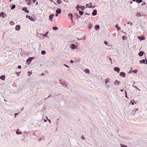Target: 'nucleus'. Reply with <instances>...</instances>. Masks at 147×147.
<instances>
[{
	"label": "nucleus",
	"mask_w": 147,
	"mask_h": 147,
	"mask_svg": "<svg viewBox=\"0 0 147 147\" xmlns=\"http://www.w3.org/2000/svg\"><path fill=\"white\" fill-rule=\"evenodd\" d=\"M59 82L60 84L63 86H65L66 88L68 87V85L67 84V83L63 81L62 80H59Z\"/></svg>",
	"instance_id": "nucleus-1"
},
{
	"label": "nucleus",
	"mask_w": 147,
	"mask_h": 147,
	"mask_svg": "<svg viewBox=\"0 0 147 147\" xmlns=\"http://www.w3.org/2000/svg\"><path fill=\"white\" fill-rule=\"evenodd\" d=\"M34 57H30L27 59V62L28 63V64L30 63L31 61L34 59Z\"/></svg>",
	"instance_id": "nucleus-2"
},
{
	"label": "nucleus",
	"mask_w": 147,
	"mask_h": 147,
	"mask_svg": "<svg viewBox=\"0 0 147 147\" xmlns=\"http://www.w3.org/2000/svg\"><path fill=\"white\" fill-rule=\"evenodd\" d=\"M7 16V15L4 12H2L0 13V17L5 18Z\"/></svg>",
	"instance_id": "nucleus-3"
},
{
	"label": "nucleus",
	"mask_w": 147,
	"mask_h": 147,
	"mask_svg": "<svg viewBox=\"0 0 147 147\" xmlns=\"http://www.w3.org/2000/svg\"><path fill=\"white\" fill-rule=\"evenodd\" d=\"M114 70L117 73H119L120 71L119 68L117 67H114Z\"/></svg>",
	"instance_id": "nucleus-4"
},
{
	"label": "nucleus",
	"mask_w": 147,
	"mask_h": 147,
	"mask_svg": "<svg viewBox=\"0 0 147 147\" xmlns=\"http://www.w3.org/2000/svg\"><path fill=\"white\" fill-rule=\"evenodd\" d=\"M119 75L120 76L123 78H125L126 76L124 72H120Z\"/></svg>",
	"instance_id": "nucleus-5"
},
{
	"label": "nucleus",
	"mask_w": 147,
	"mask_h": 147,
	"mask_svg": "<svg viewBox=\"0 0 147 147\" xmlns=\"http://www.w3.org/2000/svg\"><path fill=\"white\" fill-rule=\"evenodd\" d=\"M22 10L24 11L25 12L27 13H28L29 12V10L27 9V8L26 7H22Z\"/></svg>",
	"instance_id": "nucleus-6"
},
{
	"label": "nucleus",
	"mask_w": 147,
	"mask_h": 147,
	"mask_svg": "<svg viewBox=\"0 0 147 147\" xmlns=\"http://www.w3.org/2000/svg\"><path fill=\"white\" fill-rule=\"evenodd\" d=\"M70 48L72 49H76L77 47L74 44H72L70 46Z\"/></svg>",
	"instance_id": "nucleus-7"
},
{
	"label": "nucleus",
	"mask_w": 147,
	"mask_h": 147,
	"mask_svg": "<svg viewBox=\"0 0 147 147\" xmlns=\"http://www.w3.org/2000/svg\"><path fill=\"white\" fill-rule=\"evenodd\" d=\"M92 14L93 16H95L97 14V11L96 9L93 10Z\"/></svg>",
	"instance_id": "nucleus-8"
},
{
	"label": "nucleus",
	"mask_w": 147,
	"mask_h": 147,
	"mask_svg": "<svg viewBox=\"0 0 147 147\" xmlns=\"http://www.w3.org/2000/svg\"><path fill=\"white\" fill-rule=\"evenodd\" d=\"M20 29V25H17L15 27V29L16 30L19 31Z\"/></svg>",
	"instance_id": "nucleus-9"
},
{
	"label": "nucleus",
	"mask_w": 147,
	"mask_h": 147,
	"mask_svg": "<svg viewBox=\"0 0 147 147\" xmlns=\"http://www.w3.org/2000/svg\"><path fill=\"white\" fill-rule=\"evenodd\" d=\"M54 14H52L50 15L49 16V19L50 21H52L53 20V18L54 16Z\"/></svg>",
	"instance_id": "nucleus-10"
},
{
	"label": "nucleus",
	"mask_w": 147,
	"mask_h": 147,
	"mask_svg": "<svg viewBox=\"0 0 147 147\" xmlns=\"http://www.w3.org/2000/svg\"><path fill=\"white\" fill-rule=\"evenodd\" d=\"M61 10L60 8H57L56 10V13L59 14L61 13Z\"/></svg>",
	"instance_id": "nucleus-11"
},
{
	"label": "nucleus",
	"mask_w": 147,
	"mask_h": 147,
	"mask_svg": "<svg viewBox=\"0 0 147 147\" xmlns=\"http://www.w3.org/2000/svg\"><path fill=\"white\" fill-rule=\"evenodd\" d=\"M144 53V51H140L138 53V55L140 57H142Z\"/></svg>",
	"instance_id": "nucleus-12"
},
{
	"label": "nucleus",
	"mask_w": 147,
	"mask_h": 147,
	"mask_svg": "<svg viewBox=\"0 0 147 147\" xmlns=\"http://www.w3.org/2000/svg\"><path fill=\"white\" fill-rule=\"evenodd\" d=\"M36 35L38 37L40 38H41L42 36V34L41 33H37Z\"/></svg>",
	"instance_id": "nucleus-13"
},
{
	"label": "nucleus",
	"mask_w": 147,
	"mask_h": 147,
	"mask_svg": "<svg viewBox=\"0 0 147 147\" xmlns=\"http://www.w3.org/2000/svg\"><path fill=\"white\" fill-rule=\"evenodd\" d=\"M68 16H70L71 17L70 18V19L71 20H73V14L71 13H69L68 14Z\"/></svg>",
	"instance_id": "nucleus-14"
},
{
	"label": "nucleus",
	"mask_w": 147,
	"mask_h": 147,
	"mask_svg": "<svg viewBox=\"0 0 147 147\" xmlns=\"http://www.w3.org/2000/svg\"><path fill=\"white\" fill-rule=\"evenodd\" d=\"M94 28L96 30H97L100 28L99 26L98 25H96L95 26Z\"/></svg>",
	"instance_id": "nucleus-15"
},
{
	"label": "nucleus",
	"mask_w": 147,
	"mask_h": 147,
	"mask_svg": "<svg viewBox=\"0 0 147 147\" xmlns=\"http://www.w3.org/2000/svg\"><path fill=\"white\" fill-rule=\"evenodd\" d=\"M5 76L4 75H2L0 76V79L3 80H5Z\"/></svg>",
	"instance_id": "nucleus-16"
},
{
	"label": "nucleus",
	"mask_w": 147,
	"mask_h": 147,
	"mask_svg": "<svg viewBox=\"0 0 147 147\" xmlns=\"http://www.w3.org/2000/svg\"><path fill=\"white\" fill-rule=\"evenodd\" d=\"M120 82L119 81L117 80H116L115 82H114V84L116 85H119L120 84Z\"/></svg>",
	"instance_id": "nucleus-17"
},
{
	"label": "nucleus",
	"mask_w": 147,
	"mask_h": 147,
	"mask_svg": "<svg viewBox=\"0 0 147 147\" xmlns=\"http://www.w3.org/2000/svg\"><path fill=\"white\" fill-rule=\"evenodd\" d=\"M145 59H142L140 60V63L141 64H145Z\"/></svg>",
	"instance_id": "nucleus-18"
},
{
	"label": "nucleus",
	"mask_w": 147,
	"mask_h": 147,
	"mask_svg": "<svg viewBox=\"0 0 147 147\" xmlns=\"http://www.w3.org/2000/svg\"><path fill=\"white\" fill-rule=\"evenodd\" d=\"M138 39L140 40H144L145 39L144 36H142V37H141L140 36H138Z\"/></svg>",
	"instance_id": "nucleus-19"
},
{
	"label": "nucleus",
	"mask_w": 147,
	"mask_h": 147,
	"mask_svg": "<svg viewBox=\"0 0 147 147\" xmlns=\"http://www.w3.org/2000/svg\"><path fill=\"white\" fill-rule=\"evenodd\" d=\"M19 129H17L16 130V133L17 134H22V132L21 131H19Z\"/></svg>",
	"instance_id": "nucleus-20"
},
{
	"label": "nucleus",
	"mask_w": 147,
	"mask_h": 147,
	"mask_svg": "<svg viewBox=\"0 0 147 147\" xmlns=\"http://www.w3.org/2000/svg\"><path fill=\"white\" fill-rule=\"evenodd\" d=\"M74 15H75L76 17V19L77 20H78L79 18H80V17H79L78 15V14L76 13H74Z\"/></svg>",
	"instance_id": "nucleus-21"
},
{
	"label": "nucleus",
	"mask_w": 147,
	"mask_h": 147,
	"mask_svg": "<svg viewBox=\"0 0 147 147\" xmlns=\"http://www.w3.org/2000/svg\"><path fill=\"white\" fill-rule=\"evenodd\" d=\"M115 27L118 30H119L121 29V28L118 26L117 24H116L115 25Z\"/></svg>",
	"instance_id": "nucleus-22"
},
{
	"label": "nucleus",
	"mask_w": 147,
	"mask_h": 147,
	"mask_svg": "<svg viewBox=\"0 0 147 147\" xmlns=\"http://www.w3.org/2000/svg\"><path fill=\"white\" fill-rule=\"evenodd\" d=\"M84 71L86 73L89 74L90 73V70L88 69H85Z\"/></svg>",
	"instance_id": "nucleus-23"
},
{
	"label": "nucleus",
	"mask_w": 147,
	"mask_h": 147,
	"mask_svg": "<svg viewBox=\"0 0 147 147\" xmlns=\"http://www.w3.org/2000/svg\"><path fill=\"white\" fill-rule=\"evenodd\" d=\"M30 20L34 22L35 21V20L33 18L32 16H30L29 18V19Z\"/></svg>",
	"instance_id": "nucleus-24"
},
{
	"label": "nucleus",
	"mask_w": 147,
	"mask_h": 147,
	"mask_svg": "<svg viewBox=\"0 0 147 147\" xmlns=\"http://www.w3.org/2000/svg\"><path fill=\"white\" fill-rule=\"evenodd\" d=\"M80 5H77L76 6V9H77V10L78 11L80 10L79 9L80 8Z\"/></svg>",
	"instance_id": "nucleus-25"
},
{
	"label": "nucleus",
	"mask_w": 147,
	"mask_h": 147,
	"mask_svg": "<svg viewBox=\"0 0 147 147\" xmlns=\"http://www.w3.org/2000/svg\"><path fill=\"white\" fill-rule=\"evenodd\" d=\"M57 3L59 4H60L62 3V1L61 0H57Z\"/></svg>",
	"instance_id": "nucleus-26"
},
{
	"label": "nucleus",
	"mask_w": 147,
	"mask_h": 147,
	"mask_svg": "<svg viewBox=\"0 0 147 147\" xmlns=\"http://www.w3.org/2000/svg\"><path fill=\"white\" fill-rule=\"evenodd\" d=\"M80 8L81 10H83L85 9V6H84L80 5Z\"/></svg>",
	"instance_id": "nucleus-27"
},
{
	"label": "nucleus",
	"mask_w": 147,
	"mask_h": 147,
	"mask_svg": "<svg viewBox=\"0 0 147 147\" xmlns=\"http://www.w3.org/2000/svg\"><path fill=\"white\" fill-rule=\"evenodd\" d=\"M52 28L53 30H57L59 29L56 26H53Z\"/></svg>",
	"instance_id": "nucleus-28"
},
{
	"label": "nucleus",
	"mask_w": 147,
	"mask_h": 147,
	"mask_svg": "<svg viewBox=\"0 0 147 147\" xmlns=\"http://www.w3.org/2000/svg\"><path fill=\"white\" fill-rule=\"evenodd\" d=\"M109 80L108 78L106 79L105 80V83L106 84L109 82Z\"/></svg>",
	"instance_id": "nucleus-29"
},
{
	"label": "nucleus",
	"mask_w": 147,
	"mask_h": 147,
	"mask_svg": "<svg viewBox=\"0 0 147 147\" xmlns=\"http://www.w3.org/2000/svg\"><path fill=\"white\" fill-rule=\"evenodd\" d=\"M78 11H79V13L80 16H82L83 14L84 13V12L83 11H81L80 10Z\"/></svg>",
	"instance_id": "nucleus-30"
},
{
	"label": "nucleus",
	"mask_w": 147,
	"mask_h": 147,
	"mask_svg": "<svg viewBox=\"0 0 147 147\" xmlns=\"http://www.w3.org/2000/svg\"><path fill=\"white\" fill-rule=\"evenodd\" d=\"M46 53V52L45 50H42L41 52V53L42 55H44Z\"/></svg>",
	"instance_id": "nucleus-31"
},
{
	"label": "nucleus",
	"mask_w": 147,
	"mask_h": 147,
	"mask_svg": "<svg viewBox=\"0 0 147 147\" xmlns=\"http://www.w3.org/2000/svg\"><path fill=\"white\" fill-rule=\"evenodd\" d=\"M143 2L142 0H136V2L139 3Z\"/></svg>",
	"instance_id": "nucleus-32"
},
{
	"label": "nucleus",
	"mask_w": 147,
	"mask_h": 147,
	"mask_svg": "<svg viewBox=\"0 0 147 147\" xmlns=\"http://www.w3.org/2000/svg\"><path fill=\"white\" fill-rule=\"evenodd\" d=\"M16 5H12L11 7V9H14L16 7Z\"/></svg>",
	"instance_id": "nucleus-33"
},
{
	"label": "nucleus",
	"mask_w": 147,
	"mask_h": 147,
	"mask_svg": "<svg viewBox=\"0 0 147 147\" xmlns=\"http://www.w3.org/2000/svg\"><path fill=\"white\" fill-rule=\"evenodd\" d=\"M9 24L10 25H13L15 24V23L13 21H11L9 22Z\"/></svg>",
	"instance_id": "nucleus-34"
},
{
	"label": "nucleus",
	"mask_w": 147,
	"mask_h": 147,
	"mask_svg": "<svg viewBox=\"0 0 147 147\" xmlns=\"http://www.w3.org/2000/svg\"><path fill=\"white\" fill-rule=\"evenodd\" d=\"M136 16L137 17H141L142 16L141 14H140V13H137L136 14Z\"/></svg>",
	"instance_id": "nucleus-35"
},
{
	"label": "nucleus",
	"mask_w": 147,
	"mask_h": 147,
	"mask_svg": "<svg viewBox=\"0 0 147 147\" xmlns=\"http://www.w3.org/2000/svg\"><path fill=\"white\" fill-rule=\"evenodd\" d=\"M48 33V32H46L45 34H42V35H43V36L44 37H47V34Z\"/></svg>",
	"instance_id": "nucleus-36"
},
{
	"label": "nucleus",
	"mask_w": 147,
	"mask_h": 147,
	"mask_svg": "<svg viewBox=\"0 0 147 147\" xmlns=\"http://www.w3.org/2000/svg\"><path fill=\"white\" fill-rule=\"evenodd\" d=\"M127 36H125V35L123 36L122 37V39L124 40H125L126 39V38H127Z\"/></svg>",
	"instance_id": "nucleus-37"
},
{
	"label": "nucleus",
	"mask_w": 147,
	"mask_h": 147,
	"mask_svg": "<svg viewBox=\"0 0 147 147\" xmlns=\"http://www.w3.org/2000/svg\"><path fill=\"white\" fill-rule=\"evenodd\" d=\"M92 24H89V26L88 27V28H89V30L90 29H91L92 28Z\"/></svg>",
	"instance_id": "nucleus-38"
},
{
	"label": "nucleus",
	"mask_w": 147,
	"mask_h": 147,
	"mask_svg": "<svg viewBox=\"0 0 147 147\" xmlns=\"http://www.w3.org/2000/svg\"><path fill=\"white\" fill-rule=\"evenodd\" d=\"M20 71L17 72L16 73V74L17 75V76H20Z\"/></svg>",
	"instance_id": "nucleus-39"
},
{
	"label": "nucleus",
	"mask_w": 147,
	"mask_h": 147,
	"mask_svg": "<svg viewBox=\"0 0 147 147\" xmlns=\"http://www.w3.org/2000/svg\"><path fill=\"white\" fill-rule=\"evenodd\" d=\"M28 76H30L32 74V73L31 71H28Z\"/></svg>",
	"instance_id": "nucleus-40"
},
{
	"label": "nucleus",
	"mask_w": 147,
	"mask_h": 147,
	"mask_svg": "<svg viewBox=\"0 0 147 147\" xmlns=\"http://www.w3.org/2000/svg\"><path fill=\"white\" fill-rule=\"evenodd\" d=\"M140 28L143 31L144 30V27L142 25H140Z\"/></svg>",
	"instance_id": "nucleus-41"
},
{
	"label": "nucleus",
	"mask_w": 147,
	"mask_h": 147,
	"mask_svg": "<svg viewBox=\"0 0 147 147\" xmlns=\"http://www.w3.org/2000/svg\"><path fill=\"white\" fill-rule=\"evenodd\" d=\"M120 145L121 147H127V146L125 145H123L121 144Z\"/></svg>",
	"instance_id": "nucleus-42"
},
{
	"label": "nucleus",
	"mask_w": 147,
	"mask_h": 147,
	"mask_svg": "<svg viewBox=\"0 0 147 147\" xmlns=\"http://www.w3.org/2000/svg\"><path fill=\"white\" fill-rule=\"evenodd\" d=\"M134 100H131V103L132 105H134Z\"/></svg>",
	"instance_id": "nucleus-43"
},
{
	"label": "nucleus",
	"mask_w": 147,
	"mask_h": 147,
	"mask_svg": "<svg viewBox=\"0 0 147 147\" xmlns=\"http://www.w3.org/2000/svg\"><path fill=\"white\" fill-rule=\"evenodd\" d=\"M104 42L105 44L107 45H108L109 44L108 42H107V41H105Z\"/></svg>",
	"instance_id": "nucleus-44"
},
{
	"label": "nucleus",
	"mask_w": 147,
	"mask_h": 147,
	"mask_svg": "<svg viewBox=\"0 0 147 147\" xmlns=\"http://www.w3.org/2000/svg\"><path fill=\"white\" fill-rule=\"evenodd\" d=\"M134 88H136V90H140L136 86H134V85H133V86Z\"/></svg>",
	"instance_id": "nucleus-45"
},
{
	"label": "nucleus",
	"mask_w": 147,
	"mask_h": 147,
	"mask_svg": "<svg viewBox=\"0 0 147 147\" xmlns=\"http://www.w3.org/2000/svg\"><path fill=\"white\" fill-rule=\"evenodd\" d=\"M133 72H134V73H136L137 72V70H134L133 71Z\"/></svg>",
	"instance_id": "nucleus-46"
},
{
	"label": "nucleus",
	"mask_w": 147,
	"mask_h": 147,
	"mask_svg": "<svg viewBox=\"0 0 147 147\" xmlns=\"http://www.w3.org/2000/svg\"><path fill=\"white\" fill-rule=\"evenodd\" d=\"M47 119L48 120V121H49V122L50 123H51V121L50 119H48V118H47Z\"/></svg>",
	"instance_id": "nucleus-47"
},
{
	"label": "nucleus",
	"mask_w": 147,
	"mask_h": 147,
	"mask_svg": "<svg viewBox=\"0 0 147 147\" xmlns=\"http://www.w3.org/2000/svg\"><path fill=\"white\" fill-rule=\"evenodd\" d=\"M26 18H28V19L30 17V16H29V15H26Z\"/></svg>",
	"instance_id": "nucleus-48"
},
{
	"label": "nucleus",
	"mask_w": 147,
	"mask_h": 147,
	"mask_svg": "<svg viewBox=\"0 0 147 147\" xmlns=\"http://www.w3.org/2000/svg\"><path fill=\"white\" fill-rule=\"evenodd\" d=\"M81 138L83 140H84L85 139V138H84V136H81Z\"/></svg>",
	"instance_id": "nucleus-49"
},
{
	"label": "nucleus",
	"mask_w": 147,
	"mask_h": 147,
	"mask_svg": "<svg viewBox=\"0 0 147 147\" xmlns=\"http://www.w3.org/2000/svg\"><path fill=\"white\" fill-rule=\"evenodd\" d=\"M18 68L19 69H21V66L20 65H19L18 66Z\"/></svg>",
	"instance_id": "nucleus-50"
},
{
	"label": "nucleus",
	"mask_w": 147,
	"mask_h": 147,
	"mask_svg": "<svg viewBox=\"0 0 147 147\" xmlns=\"http://www.w3.org/2000/svg\"><path fill=\"white\" fill-rule=\"evenodd\" d=\"M88 8H92V7H93V6H92V5H90V6H88Z\"/></svg>",
	"instance_id": "nucleus-51"
},
{
	"label": "nucleus",
	"mask_w": 147,
	"mask_h": 147,
	"mask_svg": "<svg viewBox=\"0 0 147 147\" xmlns=\"http://www.w3.org/2000/svg\"><path fill=\"white\" fill-rule=\"evenodd\" d=\"M19 114L18 113H16L14 115H15V117H16V115H18Z\"/></svg>",
	"instance_id": "nucleus-52"
},
{
	"label": "nucleus",
	"mask_w": 147,
	"mask_h": 147,
	"mask_svg": "<svg viewBox=\"0 0 147 147\" xmlns=\"http://www.w3.org/2000/svg\"><path fill=\"white\" fill-rule=\"evenodd\" d=\"M42 139V138H40L38 139V142H40Z\"/></svg>",
	"instance_id": "nucleus-53"
},
{
	"label": "nucleus",
	"mask_w": 147,
	"mask_h": 147,
	"mask_svg": "<svg viewBox=\"0 0 147 147\" xmlns=\"http://www.w3.org/2000/svg\"><path fill=\"white\" fill-rule=\"evenodd\" d=\"M64 65L66 67H67V68H69V66H68V65H66L65 64H64Z\"/></svg>",
	"instance_id": "nucleus-54"
},
{
	"label": "nucleus",
	"mask_w": 147,
	"mask_h": 147,
	"mask_svg": "<svg viewBox=\"0 0 147 147\" xmlns=\"http://www.w3.org/2000/svg\"><path fill=\"white\" fill-rule=\"evenodd\" d=\"M70 63H74V61L73 60H71L70 61Z\"/></svg>",
	"instance_id": "nucleus-55"
},
{
	"label": "nucleus",
	"mask_w": 147,
	"mask_h": 147,
	"mask_svg": "<svg viewBox=\"0 0 147 147\" xmlns=\"http://www.w3.org/2000/svg\"><path fill=\"white\" fill-rule=\"evenodd\" d=\"M51 96V95H49L48 97H47V98H45V99H47L48 98H49V97Z\"/></svg>",
	"instance_id": "nucleus-56"
},
{
	"label": "nucleus",
	"mask_w": 147,
	"mask_h": 147,
	"mask_svg": "<svg viewBox=\"0 0 147 147\" xmlns=\"http://www.w3.org/2000/svg\"><path fill=\"white\" fill-rule=\"evenodd\" d=\"M51 96V95H49L48 97H47V98H45V99H47L48 98H49V97Z\"/></svg>",
	"instance_id": "nucleus-57"
},
{
	"label": "nucleus",
	"mask_w": 147,
	"mask_h": 147,
	"mask_svg": "<svg viewBox=\"0 0 147 147\" xmlns=\"http://www.w3.org/2000/svg\"><path fill=\"white\" fill-rule=\"evenodd\" d=\"M86 37L85 36H84V37L82 38V39H83V40H85L86 39Z\"/></svg>",
	"instance_id": "nucleus-58"
},
{
	"label": "nucleus",
	"mask_w": 147,
	"mask_h": 147,
	"mask_svg": "<svg viewBox=\"0 0 147 147\" xmlns=\"http://www.w3.org/2000/svg\"><path fill=\"white\" fill-rule=\"evenodd\" d=\"M89 15V13H84V15Z\"/></svg>",
	"instance_id": "nucleus-59"
},
{
	"label": "nucleus",
	"mask_w": 147,
	"mask_h": 147,
	"mask_svg": "<svg viewBox=\"0 0 147 147\" xmlns=\"http://www.w3.org/2000/svg\"><path fill=\"white\" fill-rule=\"evenodd\" d=\"M145 59H146V60L145 61L146 63H145V64H147V60L146 59V57H145Z\"/></svg>",
	"instance_id": "nucleus-60"
},
{
	"label": "nucleus",
	"mask_w": 147,
	"mask_h": 147,
	"mask_svg": "<svg viewBox=\"0 0 147 147\" xmlns=\"http://www.w3.org/2000/svg\"><path fill=\"white\" fill-rule=\"evenodd\" d=\"M146 4V3H145V2H143V3L142 4H141V5H145Z\"/></svg>",
	"instance_id": "nucleus-61"
},
{
	"label": "nucleus",
	"mask_w": 147,
	"mask_h": 147,
	"mask_svg": "<svg viewBox=\"0 0 147 147\" xmlns=\"http://www.w3.org/2000/svg\"><path fill=\"white\" fill-rule=\"evenodd\" d=\"M125 97L126 98H128V97H127V94H126L125 95Z\"/></svg>",
	"instance_id": "nucleus-62"
},
{
	"label": "nucleus",
	"mask_w": 147,
	"mask_h": 147,
	"mask_svg": "<svg viewBox=\"0 0 147 147\" xmlns=\"http://www.w3.org/2000/svg\"><path fill=\"white\" fill-rule=\"evenodd\" d=\"M58 14H59L58 13H57L55 14V15L56 17H57L58 16Z\"/></svg>",
	"instance_id": "nucleus-63"
},
{
	"label": "nucleus",
	"mask_w": 147,
	"mask_h": 147,
	"mask_svg": "<svg viewBox=\"0 0 147 147\" xmlns=\"http://www.w3.org/2000/svg\"><path fill=\"white\" fill-rule=\"evenodd\" d=\"M36 0H32V1L33 3H34L36 2Z\"/></svg>",
	"instance_id": "nucleus-64"
}]
</instances>
